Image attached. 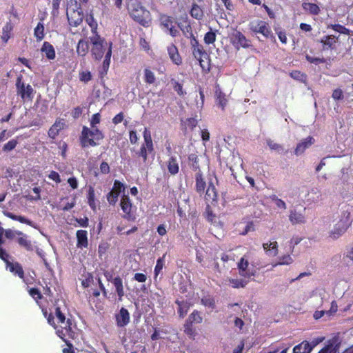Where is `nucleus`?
Wrapping results in <instances>:
<instances>
[{"instance_id":"obj_1","label":"nucleus","mask_w":353,"mask_h":353,"mask_svg":"<svg viewBox=\"0 0 353 353\" xmlns=\"http://www.w3.org/2000/svg\"><path fill=\"white\" fill-rule=\"evenodd\" d=\"M180 20L181 21L177 23V26L181 30L184 37L190 39V44L194 58L199 61L200 66L203 70L210 71V60L209 55L194 37L188 14L185 13L183 15H181Z\"/></svg>"},{"instance_id":"obj_2","label":"nucleus","mask_w":353,"mask_h":353,"mask_svg":"<svg viewBox=\"0 0 353 353\" xmlns=\"http://www.w3.org/2000/svg\"><path fill=\"white\" fill-rule=\"evenodd\" d=\"M92 45L91 55L94 60L100 61L104 56L101 70L99 71L101 77L106 75L110 67V59L112 53V42H106L105 38L101 37L99 34H95L90 37Z\"/></svg>"},{"instance_id":"obj_3","label":"nucleus","mask_w":353,"mask_h":353,"mask_svg":"<svg viewBox=\"0 0 353 353\" xmlns=\"http://www.w3.org/2000/svg\"><path fill=\"white\" fill-rule=\"evenodd\" d=\"M126 9L130 18L144 28H149L152 23V17L148 10L138 0H129Z\"/></svg>"},{"instance_id":"obj_4","label":"nucleus","mask_w":353,"mask_h":353,"mask_svg":"<svg viewBox=\"0 0 353 353\" xmlns=\"http://www.w3.org/2000/svg\"><path fill=\"white\" fill-rule=\"evenodd\" d=\"M103 132L97 128H89L87 126H83L79 140L81 147L87 148L98 145L99 141L103 139Z\"/></svg>"},{"instance_id":"obj_5","label":"nucleus","mask_w":353,"mask_h":353,"mask_svg":"<svg viewBox=\"0 0 353 353\" xmlns=\"http://www.w3.org/2000/svg\"><path fill=\"white\" fill-rule=\"evenodd\" d=\"M56 334L63 341L68 339L74 340L78 337V332L76 324L74 321L70 318L67 319L61 325H57L56 329Z\"/></svg>"},{"instance_id":"obj_6","label":"nucleus","mask_w":353,"mask_h":353,"mask_svg":"<svg viewBox=\"0 0 353 353\" xmlns=\"http://www.w3.org/2000/svg\"><path fill=\"white\" fill-rule=\"evenodd\" d=\"M249 29L255 34H261L267 39H274V36L268 23L262 20H256L249 23Z\"/></svg>"},{"instance_id":"obj_7","label":"nucleus","mask_w":353,"mask_h":353,"mask_svg":"<svg viewBox=\"0 0 353 353\" xmlns=\"http://www.w3.org/2000/svg\"><path fill=\"white\" fill-rule=\"evenodd\" d=\"M120 206L123 212L122 217L128 221H134L136 216L134 212L136 208L132 205V203L128 194H123L120 201Z\"/></svg>"},{"instance_id":"obj_8","label":"nucleus","mask_w":353,"mask_h":353,"mask_svg":"<svg viewBox=\"0 0 353 353\" xmlns=\"http://www.w3.org/2000/svg\"><path fill=\"white\" fill-rule=\"evenodd\" d=\"M159 21L161 28L168 31L170 36L176 37L179 34V30L174 26V19L173 17L160 13Z\"/></svg>"},{"instance_id":"obj_9","label":"nucleus","mask_w":353,"mask_h":353,"mask_svg":"<svg viewBox=\"0 0 353 353\" xmlns=\"http://www.w3.org/2000/svg\"><path fill=\"white\" fill-rule=\"evenodd\" d=\"M230 43L236 49L248 48L252 46L251 41L238 30H234L230 35Z\"/></svg>"},{"instance_id":"obj_10","label":"nucleus","mask_w":353,"mask_h":353,"mask_svg":"<svg viewBox=\"0 0 353 353\" xmlns=\"http://www.w3.org/2000/svg\"><path fill=\"white\" fill-rule=\"evenodd\" d=\"M17 94L23 101H32L34 97V90L30 84L26 85L22 81V77H18L16 82Z\"/></svg>"},{"instance_id":"obj_11","label":"nucleus","mask_w":353,"mask_h":353,"mask_svg":"<svg viewBox=\"0 0 353 353\" xmlns=\"http://www.w3.org/2000/svg\"><path fill=\"white\" fill-rule=\"evenodd\" d=\"M125 187L123 183L119 180L114 181L112 190L108 194L107 199L110 205H114L118 200L119 194L124 192Z\"/></svg>"},{"instance_id":"obj_12","label":"nucleus","mask_w":353,"mask_h":353,"mask_svg":"<svg viewBox=\"0 0 353 353\" xmlns=\"http://www.w3.org/2000/svg\"><path fill=\"white\" fill-rule=\"evenodd\" d=\"M67 19L70 26L78 27L82 23L83 20V14L81 10V8L78 7L77 10L67 12Z\"/></svg>"},{"instance_id":"obj_13","label":"nucleus","mask_w":353,"mask_h":353,"mask_svg":"<svg viewBox=\"0 0 353 353\" xmlns=\"http://www.w3.org/2000/svg\"><path fill=\"white\" fill-rule=\"evenodd\" d=\"M248 259L246 258V255H244L243 257L240 259L239 261L237 263V268L240 276L244 278L250 279L252 276L255 275V272L250 271L248 269Z\"/></svg>"},{"instance_id":"obj_14","label":"nucleus","mask_w":353,"mask_h":353,"mask_svg":"<svg viewBox=\"0 0 353 353\" xmlns=\"http://www.w3.org/2000/svg\"><path fill=\"white\" fill-rule=\"evenodd\" d=\"M130 320V316L128 310L125 307H121L119 312L115 314V321L117 327H125Z\"/></svg>"},{"instance_id":"obj_15","label":"nucleus","mask_w":353,"mask_h":353,"mask_svg":"<svg viewBox=\"0 0 353 353\" xmlns=\"http://www.w3.org/2000/svg\"><path fill=\"white\" fill-rule=\"evenodd\" d=\"M154 150V144L148 143L147 146L145 143H143L140 149L136 152L135 157L145 163L148 161V154L152 153Z\"/></svg>"},{"instance_id":"obj_16","label":"nucleus","mask_w":353,"mask_h":353,"mask_svg":"<svg viewBox=\"0 0 353 353\" xmlns=\"http://www.w3.org/2000/svg\"><path fill=\"white\" fill-rule=\"evenodd\" d=\"M338 38V37L334 35L323 36L320 40V43L322 44V50H335Z\"/></svg>"},{"instance_id":"obj_17","label":"nucleus","mask_w":353,"mask_h":353,"mask_svg":"<svg viewBox=\"0 0 353 353\" xmlns=\"http://www.w3.org/2000/svg\"><path fill=\"white\" fill-rule=\"evenodd\" d=\"M315 142L314 139L309 136L299 142L294 149V154L296 156L301 155L304 153L306 149L309 148Z\"/></svg>"},{"instance_id":"obj_18","label":"nucleus","mask_w":353,"mask_h":353,"mask_svg":"<svg viewBox=\"0 0 353 353\" xmlns=\"http://www.w3.org/2000/svg\"><path fill=\"white\" fill-rule=\"evenodd\" d=\"M17 235L19 236L17 239V243L21 247L23 248L28 252L34 250V246L26 234L21 231H18L17 232Z\"/></svg>"},{"instance_id":"obj_19","label":"nucleus","mask_w":353,"mask_h":353,"mask_svg":"<svg viewBox=\"0 0 353 353\" xmlns=\"http://www.w3.org/2000/svg\"><path fill=\"white\" fill-rule=\"evenodd\" d=\"M65 122L63 119H57L54 123L50 128L48 134V137L52 139H54L59 132L64 128Z\"/></svg>"},{"instance_id":"obj_20","label":"nucleus","mask_w":353,"mask_h":353,"mask_svg":"<svg viewBox=\"0 0 353 353\" xmlns=\"http://www.w3.org/2000/svg\"><path fill=\"white\" fill-rule=\"evenodd\" d=\"M77 247L81 249L88 246V232L86 230H79L77 231Z\"/></svg>"},{"instance_id":"obj_21","label":"nucleus","mask_w":353,"mask_h":353,"mask_svg":"<svg viewBox=\"0 0 353 353\" xmlns=\"http://www.w3.org/2000/svg\"><path fill=\"white\" fill-rule=\"evenodd\" d=\"M168 52L172 61L177 65L182 63V59L179 53L178 48L174 44L168 47Z\"/></svg>"},{"instance_id":"obj_22","label":"nucleus","mask_w":353,"mask_h":353,"mask_svg":"<svg viewBox=\"0 0 353 353\" xmlns=\"http://www.w3.org/2000/svg\"><path fill=\"white\" fill-rule=\"evenodd\" d=\"M41 51L49 60H53L56 57L55 50L53 46L48 41L43 42Z\"/></svg>"},{"instance_id":"obj_23","label":"nucleus","mask_w":353,"mask_h":353,"mask_svg":"<svg viewBox=\"0 0 353 353\" xmlns=\"http://www.w3.org/2000/svg\"><path fill=\"white\" fill-rule=\"evenodd\" d=\"M195 189L196 191L200 194H203L204 193V190L206 188V183L203 176L202 172L199 171L195 174Z\"/></svg>"},{"instance_id":"obj_24","label":"nucleus","mask_w":353,"mask_h":353,"mask_svg":"<svg viewBox=\"0 0 353 353\" xmlns=\"http://www.w3.org/2000/svg\"><path fill=\"white\" fill-rule=\"evenodd\" d=\"M347 230V225L343 221L338 222L334 229L330 232V236L334 239H338Z\"/></svg>"},{"instance_id":"obj_25","label":"nucleus","mask_w":353,"mask_h":353,"mask_svg":"<svg viewBox=\"0 0 353 353\" xmlns=\"http://www.w3.org/2000/svg\"><path fill=\"white\" fill-rule=\"evenodd\" d=\"M6 267L13 274L18 276L20 279H24V271L19 262H8Z\"/></svg>"},{"instance_id":"obj_26","label":"nucleus","mask_w":353,"mask_h":353,"mask_svg":"<svg viewBox=\"0 0 353 353\" xmlns=\"http://www.w3.org/2000/svg\"><path fill=\"white\" fill-rule=\"evenodd\" d=\"M316 344V343L312 345L307 341H304L294 347L293 353H310Z\"/></svg>"},{"instance_id":"obj_27","label":"nucleus","mask_w":353,"mask_h":353,"mask_svg":"<svg viewBox=\"0 0 353 353\" xmlns=\"http://www.w3.org/2000/svg\"><path fill=\"white\" fill-rule=\"evenodd\" d=\"M301 7L306 13L311 15H318L321 12L320 7L316 3L303 2Z\"/></svg>"},{"instance_id":"obj_28","label":"nucleus","mask_w":353,"mask_h":353,"mask_svg":"<svg viewBox=\"0 0 353 353\" xmlns=\"http://www.w3.org/2000/svg\"><path fill=\"white\" fill-rule=\"evenodd\" d=\"M175 303L178 305L177 312L179 316L181 319L184 318L190 307V303L188 301H180L179 299L175 301Z\"/></svg>"},{"instance_id":"obj_29","label":"nucleus","mask_w":353,"mask_h":353,"mask_svg":"<svg viewBox=\"0 0 353 353\" xmlns=\"http://www.w3.org/2000/svg\"><path fill=\"white\" fill-rule=\"evenodd\" d=\"M3 213L6 216H7L14 221H17L21 223H25V224H27L33 228H36L34 226V223L31 220L26 218L25 216L16 215L12 212H8V211H3Z\"/></svg>"},{"instance_id":"obj_30","label":"nucleus","mask_w":353,"mask_h":353,"mask_svg":"<svg viewBox=\"0 0 353 353\" xmlns=\"http://www.w3.org/2000/svg\"><path fill=\"white\" fill-rule=\"evenodd\" d=\"M85 22L91 28V32L93 35L95 34H99L98 30V23L97 21L94 18L93 11L90 10V12H88L85 15Z\"/></svg>"},{"instance_id":"obj_31","label":"nucleus","mask_w":353,"mask_h":353,"mask_svg":"<svg viewBox=\"0 0 353 353\" xmlns=\"http://www.w3.org/2000/svg\"><path fill=\"white\" fill-rule=\"evenodd\" d=\"M112 283L115 288V291L118 295L119 301H122L123 297L125 294L122 279L119 276H117L113 279Z\"/></svg>"},{"instance_id":"obj_32","label":"nucleus","mask_w":353,"mask_h":353,"mask_svg":"<svg viewBox=\"0 0 353 353\" xmlns=\"http://www.w3.org/2000/svg\"><path fill=\"white\" fill-rule=\"evenodd\" d=\"M204 198L207 202L212 203L213 201H216L217 192L216 188L212 183H209Z\"/></svg>"},{"instance_id":"obj_33","label":"nucleus","mask_w":353,"mask_h":353,"mask_svg":"<svg viewBox=\"0 0 353 353\" xmlns=\"http://www.w3.org/2000/svg\"><path fill=\"white\" fill-rule=\"evenodd\" d=\"M167 168L168 172L172 175H176L179 171V165L177 159L174 156H171L167 161Z\"/></svg>"},{"instance_id":"obj_34","label":"nucleus","mask_w":353,"mask_h":353,"mask_svg":"<svg viewBox=\"0 0 353 353\" xmlns=\"http://www.w3.org/2000/svg\"><path fill=\"white\" fill-rule=\"evenodd\" d=\"M190 14L192 18L199 21L203 18L204 12L200 6L196 3H193L190 10Z\"/></svg>"},{"instance_id":"obj_35","label":"nucleus","mask_w":353,"mask_h":353,"mask_svg":"<svg viewBox=\"0 0 353 353\" xmlns=\"http://www.w3.org/2000/svg\"><path fill=\"white\" fill-rule=\"evenodd\" d=\"M13 30V26L10 21H8L2 29L1 39L6 43L12 35V31Z\"/></svg>"},{"instance_id":"obj_36","label":"nucleus","mask_w":353,"mask_h":353,"mask_svg":"<svg viewBox=\"0 0 353 353\" xmlns=\"http://www.w3.org/2000/svg\"><path fill=\"white\" fill-rule=\"evenodd\" d=\"M89 51L88 41L80 39L77 46V53L79 56L85 57Z\"/></svg>"},{"instance_id":"obj_37","label":"nucleus","mask_w":353,"mask_h":353,"mask_svg":"<svg viewBox=\"0 0 353 353\" xmlns=\"http://www.w3.org/2000/svg\"><path fill=\"white\" fill-rule=\"evenodd\" d=\"M289 219L294 225L301 224L305 222V218L304 215L300 212H296V210L290 212Z\"/></svg>"},{"instance_id":"obj_38","label":"nucleus","mask_w":353,"mask_h":353,"mask_svg":"<svg viewBox=\"0 0 353 353\" xmlns=\"http://www.w3.org/2000/svg\"><path fill=\"white\" fill-rule=\"evenodd\" d=\"M193 325L194 324L188 319H186L183 325L184 333L191 339H194L196 334V329L193 327Z\"/></svg>"},{"instance_id":"obj_39","label":"nucleus","mask_w":353,"mask_h":353,"mask_svg":"<svg viewBox=\"0 0 353 353\" xmlns=\"http://www.w3.org/2000/svg\"><path fill=\"white\" fill-rule=\"evenodd\" d=\"M215 96L217 104L221 108L222 110H224L228 103L225 94L220 89H217L215 91Z\"/></svg>"},{"instance_id":"obj_40","label":"nucleus","mask_w":353,"mask_h":353,"mask_svg":"<svg viewBox=\"0 0 353 353\" xmlns=\"http://www.w3.org/2000/svg\"><path fill=\"white\" fill-rule=\"evenodd\" d=\"M88 203L92 210H96L97 204L95 202L94 189L92 186H89L87 194Z\"/></svg>"},{"instance_id":"obj_41","label":"nucleus","mask_w":353,"mask_h":353,"mask_svg":"<svg viewBox=\"0 0 353 353\" xmlns=\"http://www.w3.org/2000/svg\"><path fill=\"white\" fill-rule=\"evenodd\" d=\"M34 36L36 37L37 41H41L44 39V24L43 22H39L37 26L34 28Z\"/></svg>"},{"instance_id":"obj_42","label":"nucleus","mask_w":353,"mask_h":353,"mask_svg":"<svg viewBox=\"0 0 353 353\" xmlns=\"http://www.w3.org/2000/svg\"><path fill=\"white\" fill-rule=\"evenodd\" d=\"M263 248L265 252L270 253L273 256H276L278 254V243L276 241L263 243Z\"/></svg>"},{"instance_id":"obj_43","label":"nucleus","mask_w":353,"mask_h":353,"mask_svg":"<svg viewBox=\"0 0 353 353\" xmlns=\"http://www.w3.org/2000/svg\"><path fill=\"white\" fill-rule=\"evenodd\" d=\"M201 303L205 307L214 309L216 307V302L214 298L210 295L207 294L205 296H203L201 299Z\"/></svg>"},{"instance_id":"obj_44","label":"nucleus","mask_w":353,"mask_h":353,"mask_svg":"<svg viewBox=\"0 0 353 353\" xmlns=\"http://www.w3.org/2000/svg\"><path fill=\"white\" fill-rule=\"evenodd\" d=\"M170 83L174 89V90L177 93V94L180 97H183L186 94V92L183 88V84L179 83L174 79H171Z\"/></svg>"},{"instance_id":"obj_45","label":"nucleus","mask_w":353,"mask_h":353,"mask_svg":"<svg viewBox=\"0 0 353 353\" xmlns=\"http://www.w3.org/2000/svg\"><path fill=\"white\" fill-rule=\"evenodd\" d=\"M188 161L190 162V166L194 171H201L199 163V157L195 154H190L188 156Z\"/></svg>"},{"instance_id":"obj_46","label":"nucleus","mask_w":353,"mask_h":353,"mask_svg":"<svg viewBox=\"0 0 353 353\" xmlns=\"http://www.w3.org/2000/svg\"><path fill=\"white\" fill-rule=\"evenodd\" d=\"M192 323L193 324H200L203 321V317L201 315L200 312L196 310H194L187 319Z\"/></svg>"},{"instance_id":"obj_47","label":"nucleus","mask_w":353,"mask_h":353,"mask_svg":"<svg viewBox=\"0 0 353 353\" xmlns=\"http://www.w3.org/2000/svg\"><path fill=\"white\" fill-rule=\"evenodd\" d=\"M165 254L163 255V256L159 258L157 261V264L154 267V278H157V276L161 272L164 265H165Z\"/></svg>"},{"instance_id":"obj_48","label":"nucleus","mask_w":353,"mask_h":353,"mask_svg":"<svg viewBox=\"0 0 353 353\" xmlns=\"http://www.w3.org/2000/svg\"><path fill=\"white\" fill-rule=\"evenodd\" d=\"M144 81L148 84H153L156 81L154 73L148 68L144 69Z\"/></svg>"},{"instance_id":"obj_49","label":"nucleus","mask_w":353,"mask_h":353,"mask_svg":"<svg viewBox=\"0 0 353 353\" xmlns=\"http://www.w3.org/2000/svg\"><path fill=\"white\" fill-rule=\"evenodd\" d=\"M216 38V32L210 28V30L205 34L203 41L205 44L210 45L215 42Z\"/></svg>"},{"instance_id":"obj_50","label":"nucleus","mask_w":353,"mask_h":353,"mask_svg":"<svg viewBox=\"0 0 353 353\" xmlns=\"http://www.w3.org/2000/svg\"><path fill=\"white\" fill-rule=\"evenodd\" d=\"M229 283L230 285L234 288H243L245 287L248 282L243 279H230Z\"/></svg>"},{"instance_id":"obj_51","label":"nucleus","mask_w":353,"mask_h":353,"mask_svg":"<svg viewBox=\"0 0 353 353\" xmlns=\"http://www.w3.org/2000/svg\"><path fill=\"white\" fill-rule=\"evenodd\" d=\"M28 293L36 301L37 304H39V301L43 299V295L38 288H30Z\"/></svg>"},{"instance_id":"obj_52","label":"nucleus","mask_w":353,"mask_h":353,"mask_svg":"<svg viewBox=\"0 0 353 353\" xmlns=\"http://www.w3.org/2000/svg\"><path fill=\"white\" fill-rule=\"evenodd\" d=\"M274 31L276 34L278 35L280 41L283 44H286L288 42V38L285 31L282 30L280 27L275 28Z\"/></svg>"},{"instance_id":"obj_53","label":"nucleus","mask_w":353,"mask_h":353,"mask_svg":"<svg viewBox=\"0 0 353 353\" xmlns=\"http://www.w3.org/2000/svg\"><path fill=\"white\" fill-rule=\"evenodd\" d=\"M330 28L333 30L345 35H349L350 32V30L348 28H345V26L341 24H332L330 26Z\"/></svg>"},{"instance_id":"obj_54","label":"nucleus","mask_w":353,"mask_h":353,"mask_svg":"<svg viewBox=\"0 0 353 353\" xmlns=\"http://www.w3.org/2000/svg\"><path fill=\"white\" fill-rule=\"evenodd\" d=\"M55 316L57 319L58 325H61V324L67 321L65 314L61 312L59 307H56L55 308Z\"/></svg>"},{"instance_id":"obj_55","label":"nucleus","mask_w":353,"mask_h":353,"mask_svg":"<svg viewBox=\"0 0 353 353\" xmlns=\"http://www.w3.org/2000/svg\"><path fill=\"white\" fill-rule=\"evenodd\" d=\"M266 143L271 150H275L279 152L283 150V147L281 145L275 143L273 140L268 139Z\"/></svg>"},{"instance_id":"obj_56","label":"nucleus","mask_w":353,"mask_h":353,"mask_svg":"<svg viewBox=\"0 0 353 353\" xmlns=\"http://www.w3.org/2000/svg\"><path fill=\"white\" fill-rule=\"evenodd\" d=\"M17 144L18 141L16 139H11L3 145V150L4 152H10L16 148Z\"/></svg>"},{"instance_id":"obj_57","label":"nucleus","mask_w":353,"mask_h":353,"mask_svg":"<svg viewBox=\"0 0 353 353\" xmlns=\"http://www.w3.org/2000/svg\"><path fill=\"white\" fill-rule=\"evenodd\" d=\"M92 79V74L90 71L85 70L79 72V80L84 83H88Z\"/></svg>"},{"instance_id":"obj_58","label":"nucleus","mask_w":353,"mask_h":353,"mask_svg":"<svg viewBox=\"0 0 353 353\" xmlns=\"http://www.w3.org/2000/svg\"><path fill=\"white\" fill-rule=\"evenodd\" d=\"M293 262L292 257L290 255H285L280 258V261L273 265V267H276L279 265H289Z\"/></svg>"},{"instance_id":"obj_59","label":"nucleus","mask_w":353,"mask_h":353,"mask_svg":"<svg viewBox=\"0 0 353 353\" xmlns=\"http://www.w3.org/2000/svg\"><path fill=\"white\" fill-rule=\"evenodd\" d=\"M305 59L310 63H314L316 65L325 63V59L324 58L313 57L309 54L305 55Z\"/></svg>"},{"instance_id":"obj_60","label":"nucleus","mask_w":353,"mask_h":353,"mask_svg":"<svg viewBox=\"0 0 353 353\" xmlns=\"http://www.w3.org/2000/svg\"><path fill=\"white\" fill-rule=\"evenodd\" d=\"M205 217L206 220L210 223H213L216 217L215 214L213 213L212 210L210 209L209 205H208V207L206 208Z\"/></svg>"},{"instance_id":"obj_61","label":"nucleus","mask_w":353,"mask_h":353,"mask_svg":"<svg viewBox=\"0 0 353 353\" xmlns=\"http://www.w3.org/2000/svg\"><path fill=\"white\" fill-rule=\"evenodd\" d=\"M185 123L190 130H192L197 125L198 121L196 119L190 117L185 120Z\"/></svg>"},{"instance_id":"obj_62","label":"nucleus","mask_w":353,"mask_h":353,"mask_svg":"<svg viewBox=\"0 0 353 353\" xmlns=\"http://www.w3.org/2000/svg\"><path fill=\"white\" fill-rule=\"evenodd\" d=\"M143 143L148 146V143L153 144L152 138L150 132L145 128L143 132Z\"/></svg>"},{"instance_id":"obj_63","label":"nucleus","mask_w":353,"mask_h":353,"mask_svg":"<svg viewBox=\"0 0 353 353\" xmlns=\"http://www.w3.org/2000/svg\"><path fill=\"white\" fill-rule=\"evenodd\" d=\"M63 341L65 343L67 347L63 348L62 350V352L63 353H74V351L73 350V345L70 343V341H68V339H65V341Z\"/></svg>"},{"instance_id":"obj_64","label":"nucleus","mask_w":353,"mask_h":353,"mask_svg":"<svg viewBox=\"0 0 353 353\" xmlns=\"http://www.w3.org/2000/svg\"><path fill=\"white\" fill-rule=\"evenodd\" d=\"M318 353H336V351L333 345L330 344L325 345Z\"/></svg>"}]
</instances>
